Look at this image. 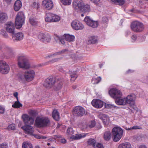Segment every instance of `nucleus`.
I'll use <instances>...</instances> for the list:
<instances>
[{
  "label": "nucleus",
  "instance_id": "1",
  "mask_svg": "<svg viewBox=\"0 0 148 148\" xmlns=\"http://www.w3.org/2000/svg\"><path fill=\"white\" fill-rule=\"evenodd\" d=\"M109 93L111 97L115 99V102L117 104L120 105H126L125 98L121 97L122 93L120 90L112 88L109 91Z\"/></svg>",
  "mask_w": 148,
  "mask_h": 148
},
{
  "label": "nucleus",
  "instance_id": "2",
  "mask_svg": "<svg viewBox=\"0 0 148 148\" xmlns=\"http://www.w3.org/2000/svg\"><path fill=\"white\" fill-rule=\"evenodd\" d=\"M18 67L23 69H27L30 67V64L27 57L25 55L19 56L18 58Z\"/></svg>",
  "mask_w": 148,
  "mask_h": 148
},
{
  "label": "nucleus",
  "instance_id": "3",
  "mask_svg": "<svg viewBox=\"0 0 148 148\" xmlns=\"http://www.w3.org/2000/svg\"><path fill=\"white\" fill-rule=\"evenodd\" d=\"M112 138L114 141L117 142L121 138L123 134V131L120 127H116L112 130Z\"/></svg>",
  "mask_w": 148,
  "mask_h": 148
},
{
  "label": "nucleus",
  "instance_id": "4",
  "mask_svg": "<svg viewBox=\"0 0 148 148\" xmlns=\"http://www.w3.org/2000/svg\"><path fill=\"white\" fill-rule=\"evenodd\" d=\"M50 124V120L47 117H37L35 120V124L39 127L47 126Z\"/></svg>",
  "mask_w": 148,
  "mask_h": 148
},
{
  "label": "nucleus",
  "instance_id": "5",
  "mask_svg": "<svg viewBox=\"0 0 148 148\" xmlns=\"http://www.w3.org/2000/svg\"><path fill=\"white\" fill-rule=\"evenodd\" d=\"M24 21L25 16L23 12H18L16 17L15 24L16 28L18 29L21 28L24 23Z\"/></svg>",
  "mask_w": 148,
  "mask_h": 148
},
{
  "label": "nucleus",
  "instance_id": "6",
  "mask_svg": "<svg viewBox=\"0 0 148 148\" xmlns=\"http://www.w3.org/2000/svg\"><path fill=\"white\" fill-rule=\"evenodd\" d=\"M35 75V72L32 70H28L25 71L24 74L21 75L20 78L22 80H25L27 82H31L34 79Z\"/></svg>",
  "mask_w": 148,
  "mask_h": 148
},
{
  "label": "nucleus",
  "instance_id": "7",
  "mask_svg": "<svg viewBox=\"0 0 148 148\" xmlns=\"http://www.w3.org/2000/svg\"><path fill=\"white\" fill-rule=\"evenodd\" d=\"M131 28L134 32H140L143 31L144 29V26L141 22L135 21L131 24Z\"/></svg>",
  "mask_w": 148,
  "mask_h": 148
},
{
  "label": "nucleus",
  "instance_id": "8",
  "mask_svg": "<svg viewBox=\"0 0 148 148\" xmlns=\"http://www.w3.org/2000/svg\"><path fill=\"white\" fill-rule=\"evenodd\" d=\"M73 111V115L75 116L81 117L86 114V112L85 109L80 106L75 107Z\"/></svg>",
  "mask_w": 148,
  "mask_h": 148
},
{
  "label": "nucleus",
  "instance_id": "9",
  "mask_svg": "<svg viewBox=\"0 0 148 148\" xmlns=\"http://www.w3.org/2000/svg\"><path fill=\"white\" fill-rule=\"evenodd\" d=\"M10 68L8 64L4 61H0V72L4 74H7Z\"/></svg>",
  "mask_w": 148,
  "mask_h": 148
},
{
  "label": "nucleus",
  "instance_id": "10",
  "mask_svg": "<svg viewBox=\"0 0 148 148\" xmlns=\"http://www.w3.org/2000/svg\"><path fill=\"white\" fill-rule=\"evenodd\" d=\"M55 82L54 78L53 77H49L45 80L43 85L46 88L49 89L53 86Z\"/></svg>",
  "mask_w": 148,
  "mask_h": 148
},
{
  "label": "nucleus",
  "instance_id": "11",
  "mask_svg": "<svg viewBox=\"0 0 148 148\" xmlns=\"http://www.w3.org/2000/svg\"><path fill=\"white\" fill-rule=\"evenodd\" d=\"M84 21L87 25L93 28H97L98 25V23L97 21H94L88 16L85 17Z\"/></svg>",
  "mask_w": 148,
  "mask_h": 148
},
{
  "label": "nucleus",
  "instance_id": "12",
  "mask_svg": "<svg viewBox=\"0 0 148 148\" xmlns=\"http://www.w3.org/2000/svg\"><path fill=\"white\" fill-rule=\"evenodd\" d=\"M23 122L25 125H31L33 124L34 119L26 114H24L22 116Z\"/></svg>",
  "mask_w": 148,
  "mask_h": 148
},
{
  "label": "nucleus",
  "instance_id": "13",
  "mask_svg": "<svg viewBox=\"0 0 148 148\" xmlns=\"http://www.w3.org/2000/svg\"><path fill=\"white\" fill-rule=\"evenodd\" d=\"M84 2L82 0H75L73 2V8L78 11H81L84 6Z\"/></svg>",
  "mask_w": 148,
  "mask_h": 148
},
{
  "label": "nucleus",
  "instance_id": "14",
  "mask_svg": "<svg viewBox=\"0 0 148 148\" xmlns=\"http://www.w3.org/2000/svg\"><path fill=\"white\" fill-rule=\"evenodd\" d=\"M38 38L41 41L45 43L49 42L51 40L50 36L48 34L40 33Z\"/></svg>",
  "mask_w": 148,
  "mask_h": 148
},
{
  "label": "nucleus",
  "instance_id": "15",
  "mask_svg": "<svg viewBox=\"0 0 148 148\" xmlns=\"http://www.w3.org/2000/svg\"><path fill=\"white\" fill-rule=\"evenodd\" d=\"M5 29L8 32L12 35L14 33L15 27L13 23L11 22H7L5 25Z\"/></svg>",
  "mask_w": 148,
  "mask_h": 148
},
{
  "label": "nucleus",
  "instance_id": "16",
  "mask_svg": "<svg viewBox=\"0 0 148 148\" xmlns=\"http://www.w3.org/2000/svg\"><path fill=\"white\" fill-rule=\"evenodd\" d=\"M72 27L76 30L82 29L84 27L83 24L77 20L73 21L71 23Z\"/></svg>",
  "mask_w": 148,
  "mask_h": 148
},
{
  "label": "nucleus",
  "instance_id": "17",
  "mask_svg": "<svg viewBox=\"0 0 148 148\" xmlns=\"http://www.w3.org/2000/svg\"><path fill=\"white\" fill-rule=\"evenodd\" d=\"M26 134L31 135L34 132L33 127L30 125H25L21 127Z\"/></svg>",
  "mask_w": 148,
  "mask_h": 148
},
{
  "label": "nucleus",
  "instance_id": "18",
  "mask_svg": "<svg viewBox=\"0 0 148 148\" xmlns=\"http://www.w3.org/2000/svg\"><path fill=\"white\" fill-rule=\"evenodd\" d=\"M125 98L126 104H133L135 100L136 97L134 94H132L128 95Z\"/></svg>",
  "mask_w": 148,
  "mask_h": 148
},
{
  "label": "nucleus",
  "instance_id": "19",
  "mask_svg": "<svg viewBox=\"0 0 148 148\" xmlns=\"http://www.w3.org/2000/svg\"><path fill=\"white\" fill-rule=\"evenodd\" d=\"M92 105L96 108H101L103 105V101L99 99H94L92 101Z\"/></svg>",
  "mask_w": 148,
  "mask_h": 148
},
{
  "label": "nucleus",
  "instance_id": "20",
  "mask_svg": "<svg viewBox=\"0 0 148 148\" xmlns=\"http://www.w3.org/2000/svg\"><path fill=\"white\" fill-rule=\"evenodd\" d=\"M99 118L102 120V122L105 126L108 125L109 123V117L105 114H101L99 115Z\"/></svg>",
  "mask_w": 148,
  "mask_h": 148
},
{
  "label": "nucleus",
  "instance_id": "21",
  "mask_svg": "<svg viewBox=\"0 0 148 148\" xmlns=\"http://www.w3.org/2000/svg\"><path fill=\"white\" fill-rule=\"evenodd\" d=\"M42 5L48 10L51 9L53 7V2L51 0H44L42 1Z\"/></svg>",
  "mask_w": 148,
  "mask_h": 148
},
{
  "label": "nucleus",
  "instance_id": "22",
  "mask_svg": "<svg viewBox=\"0 0 148 148\" xmlns=\"http://www.w3.org/2000/svg\"><path fill=\"white\" fill-rule=\"evenodd\" d=\"M23 37V34L21 32H19L15 35L12 34V39L14 41H18L22 40Z\"/></svg>",
  "mask_w": 148,
  "mask_h": 148
},
{
  "label": "nucleus",
  "instance_id": "23",
  "mask_svg": "<svg viewBox=\"0 0 148 148\" xmlns=\"http://www.w3.org/2000/svg\"><path fill=\"white\" fill-rule=\"evenodd\" d=\"M22 6L21 1L19 0H16L14 3V9L16 11H18L21 8Z\"/></svg>",
  "mask_w": 148,
  "mask_h": 148
},
{
  "label": "nucleus",
  "instance_id": "24",
  "mask_svg": "<svg viewBox=\"0 0 148 148\" xmlns=\"http://www.w3.org/2000/svg\"><path fill=\"white\" fill-rule=\"evenodd\" d=\"M4 50L6 52L7 55L10 57H11L13 55V53L12 49L7 46H4L3 47Z\"/></svg>",
  "mask_w": 148,
  "mask_h": 148
},
{
  "label": "nucleus",
  "instance_id": "25",
  "mask_svg": "<svg viewBox=\"0 0 148 148\" xmlns=\"http://www.w3.org/2000/svg\"><path fill=\"white\" fill-rule=\"evenodd\" d=\"M63 38H65V40L69 42H72L74 40L75 37L74 36L69 34H65L62 36Z\"/></svg>",
  "mask_w": 148,
  "mask_h": 148
},
{
  "label": "nucleus",
  "instance_id": "26",
  "mask_svg": "<svg viewBox=\"0 0 148 148\" xmlns=\"http://www.w3.org/2000/svg\"><path fill=\"white\" fill-rule=\"evenodd\" d=\"M86 135V134H76L75 136H72L70 138L73 140H78L85 137Z\"/></svg>",
  "mask_w": 148,
  "mask_h": 148
},
{
  "label": "nucleus",
  "instance_id": "27",
  "mask_svg": "<svg viewBox=\"0 0 148 148\" xmlns=\"http://www.w3.org/2000/svg\"><path fill=\"white\" fill-rule=\"evenodd\" d=\"M53 14L50 12L47 13L46 14L45 18V21L48 22H52V16Z\"/></svg>",
  "mask_w": 148,
  "mask_h": 148
},
{
  "label": "nucleus",
  "instance_id": "28",
  "mask_svg": "<svg viewBox=\"0 0 148 148\" xmlns=\"http://www.w3.org/2000/svg\"><path fill=\"white\" fill-rule=\"evenodd\" d=\"M81 12H89L90 11V7L89 5L88 4H84V6L82 7Z\"/></svg>",
  "mask_w": 148,
  "mask_h": 148
},
{
  "label": "nucleus",
  "instance_id": "29",
  "mask_svg": "<svg viewBox=\"0 0 148 148\" xmlns=\"http://www.w3.org/2000/svg\"><path fill=\"white\" fill-rule=\"evenodd\" d=\"M111 134L110 131L106 132L104 134V138L105 140L108 141L110 140L111 138Z\"/></svg>",
  "mask_w": 148,
  "mask_h": 148
},
{
  "label": "nucleus",
  "instance_id": "30",
  "mask_svg": "<svg viewBox=\"0 0 148 148\" xmlns=\"http://www.w3.org/2000/svg\"><path fill=\"white\" fill-rule=\"evenodd\" d=\"M97 38L95 36H91L89 37L88 41V44H94L97 42Z\"/></svg>",
  "mask_w": 148,
  "mask_h": 148
},
{
  "label": "nucleus",
  "instance_id": "31",
  "mask_svg": "<svg viewBox=\"0 0 148 148\" xmlns=\"http://www.w3.org/2000/svg\"><path fill=\"white\" fill-rule=\"evenodd\" d=\"M118 148H131V146L130 143L125 142L120 144Z\"/></svg>",
  "mask_w": 148,
  "mask_h": 148
},
{
  "label": "nucleus",
  "instance_id": "32",
  "mask_svg": "<svg viewBox=\"0 0 148 148\" xmlns=\"http://www.w3.org/2000/svg\"><path fill=\"white\" fill-rule=\"evenodd\" d=\"M52 117L56 121H58L59 119V115L58 111L56 110H54L52 112Z\"/></svg>",
  "mask_w": 148,
  "mask_h": 148
},
{
  "label": "nucleus",
  "instance_id": "33",
  "mask_svg": "<svg viewBox=\"0 0 148 148\" xmlns=\"http://www.w3.org/2000/svg\"><path fill=\"white\" fill-rule=\"evenodd\" d=\"M69 73L71 77V81L74 82L78 77L76 74V72L69 71Z\"/></svg>",
  "mask_w": 148,
  "mask_h": 148
},
{
  "label": "nucleus",
  "instance_id": "34",
  "mask_svg": "<svg viewBox=\"0 0 148 148\" xmlns=\"http://www.w3.org/2000/svg\"><path fill=\"white\" fill-rule=\"evenodd\" d=\"M29 21L31 24L33 25H36L38 23L37 19L34 17H31L29 19Z\"/></svg>",
  "mask_w": 148,
  "mask_h": 148
},
{
  "label": "nucleus",
  "instance_id": "35",
  "mask_svg": "<svg viewBox=\"0 0 148 148\" xmlns=\"http://www.w3.org/2000/svg\"><path fill=\"white\" fill-rule=\"evenodd\" d=\"M22 104L18 100L15 102L12 105V106L14 108H18L21 107H22Z\"/></svg>",
  "mask_w": 148,
  "mask_h": 148
},
{
  "label": "nucleus",
  "instance_id": "36",
  "mask_svg": "<svg viewBox=\"0 0 148 148\" xmlns=\"http://www.w3.org/2000/svg\"><path fill=\"white\" fill-rule=\"evenodd\" d=\"M7 18V14L5 13H0V22H3Z\"/></svg>",
  "mask_w": 148,
  "mask_h": 148
},
{
  "label": "nucleus",
  "instance_id": "37",
  "mask_svg": "<svg viewBox=\"0 0 148 148\" xmlns=\"http://www.w3.org/2000/svg\"><path fill=\"white\" fill-rule=\"evenodd\" d=\"M114 3H116L119 5H122L125 3L124 0H111Z\"/></svg>",
  "mask_w": 148,
  "mask_h": 148
},
{
  "label": "nucleus",
  "instance_id": "38",
  "mask_svg": "<svg viewBox=\"0 0 148 148\" xmlns=\"http://www.w3.org/2000/svg\"><path fill=\"white\" fill-rule=\"evenodd\" d=\"M87 143L88 145H92L93 147H94L95 145V144L96 143V141L94 139L90 138L88 140Z\"/></svg>",
  "mask_w": 148,
  "mask_h": 148
},
{
  "label": "nucleus",
  "instance_id": "39",
  "mask_svg": "<svg viewBox=\"0 0 148 148\" xmlns=\"http://www.w3.org/2000/svg\"><path fill=\"white\" fill-rule=\"evenodd\" d=\"M23 148H32L33 147L31 143L27 142L24 143L22 145Z\"/></svg>",
  "mask_w": 148,
  "mask_h": 148
},
{
  "label": "nucleus",
  "instance_id": "40",
  "mask_svg": "<svg viewBox=\"0 0 148 148\" xmlns=\"http://www.w3.org/2000/svg\"><path fill=\"white\" fill-rule=\"evenodd\" d=\"M60 20V17L56 15L53 14L52 22H56L59 21Z\"/></svg>",
  "mask_w": 148,
  "mask_h": 148
},
{
  "label": "nucleus",
  "instance_id": "41",
  "mask_svg": "<svg viewBox=\"0 0 148 148\" xmlns=\"http://www.w3.org/2000/svg\"><path fill=\"white\" fill-rule=\"evenodd\" d=\"M60 1L64 5H69L71 2V0H60Z\"/></svg>",
  "mask_w": 148,
  "mask_h": 148
},
{
  "label": "nucleus",
  "instance_id": "42",
  "mask_svg": "<svg viewBox=\"0 0 148 148\" xmlns=\"http://www.w3.org/2000/svg\"><path fill=\"white\" fill-rule=\"evenodd\" d=\"M62 83L61 82L58 83L56 86L54 87V89L56 90H58L61 89L62 88Z\"/></svg>",
  "mask_w": 148,
  "mask_h": 148
},
{
  "label": "nucleus",
  "instance_id": "43",
  "mask_svg": "<svg viewBox=\"0 0 148 148\" xmlns=\"http://www.w3.org/2000/svg\"><path fill=\"white\" fill-rule=\"evenodd\" d=\"M74 133V131L73 128L71 127H69L67 129L66 131V134L68 135H72Z\"/></svg>",
  "mask_w": 148,
  "mask_h": 148
},
{
  "label": "nucleus",
  "instance_id": "44",
  "mask_svg": "<svg viewBox=\"0 0 148 148\" xmlns=\"http://www.w3.org/2000/svg\"><path fill=\"white\" fill-rule=\"evenodd\" d=\"M101 78L100 77H99L97 78H94L93 79L92 82L93 84H95L98 83L101 80Z\"/></svg>",
  "mask_w": 148,
  "mask_h": 148
},
{
  "label": "nucleus",
  "instance_id": "45",
  "mask_svg": "<svg viewBox=\"0 0 148 148\" xmlns=\"http://www.w3.org/2000/svg\"><path fill=\"white\" fill-rule=\"evenodd\" d=\"M62 137L60 135H56L54 136V137H51L49 139V140L51 142H56V138H60Z\"/></svg>",
  "mask_w": 148,
  "mask_h": 148
},
{
  "label": "nucleus",
  "instance_id": "46",
  "mask_svg": "<svg viewBox=\"0 0 148 148\" xmlns=\"http://www.w3.org/2000/svg\"><path fill=\"white\" fill-rule=\"evenodd\" d=\"M95 121H91L88 123L87 125V127L90 128H93L95 126Z\"/></svg>",
  "mask_w": 148,
  "mask_h": 148
},
{
  "label": "nucleus",
  "instance_id": "47",
  "mask_svg": "<svg viewBox=\"0 0 148 148\" xmlns=\"http://www.w3.org/2000/svg\"><path fill=\"white\" fill-rule=\"evenodd\" d=\"M8 130H14L16 129V126L14 124H12L8 126Z\"/></svg>",
  "mask_w": 148,
  "mask_h": 148
},
{
  "label": "nucleus",
  "instance_id": "48",
  "mask_svg": "<svg viewBox=\"0 0 148 148\" xmlns=\"http://www.w3.org/2000/svg\"><path fill=\"white\" fill-rule=\"evenodd\" d=\"M29 114L33 116H36L37 113L36 111L34 110H31L29 111Z\"/></svg>",
  "mask_w": 148,
  "mask_h": 148
},
{
  "label": "nucleus",
  "instance_id": "49",
  "mask_svg": "<svg viewBox=\"0 0 148 148\" xmlns=\"http://www.w3.org/2000/svg\"><path fill=\"white\" fill-rule=\"evenodd\" d=\"M31 136H34L35 138H37V139H40V138L44 139V138H46V137H45L43 136V137H41L40 136H39V135H37L36 134H34L33 133L31 135Z\"/></svg>",
  "mask_w": 148,
  "mask_h": 148
},
{
  "label": "nucleus",
  "instance_id": "50",
  "mask_svg": "<svg viewBox=\"0 0 148 148\" xmlns=\"http://www.w3.org/2000/svg\"><path fill=\"white\" fill-rule=\"evenodd\" d=\"M105 107L106 108H110L115 107L116 106L113 104H108L106 103L105 104Z\"/></svg>",
  "mask_w": 148,
  "mask_h": 148
},
{
  "label": "nucleus",
  "instance_id": "51",
  "mask_svg": "<svg viewBox=\"0 0 148 148\" xmlns=\"http://www.w3.org/2000/svg\"><path fill=\"white\" fill-rule=\"evenodd\" d=\"M68 50L67 49H64L61 51H59V52H57V55H60L62 54H63L65 52L67 51Z\"/></svg>",
  "mask_w": 148,
  "mask_h": 148
},
{
  "label": "nucleus",
  "instance_id": "52",
  "mask_svg": "<svg viewBox=\"0 0 148 148\" xmlns=\"http://www.w3.org/2000/svg\"><path fill=\"white\" fill-rule=\"evenodd\" d=\"M94 147L95 148H104L103 145L100 143H97L95 145Z\"/></svg>",
  "mask_w": 148,
  "mask_h": 148
},
{
  "label": "nucleus",
  "instance_id": "53",
  "mask_svg": "<svg viewBox=\"0 0 148 148\" xmlns=\"http://www.w3.org/2000/svg\"><path fill=\"white\" fill-rule=\"evenodd\" d=\"M59 40L60 42L61 43V44L63 45H64L65 44L64 40H65V38H63L62 36L59 38Z\"/></svg>",
  "mask_w": 148,
  "mask_h": 148
},
{
  "label": "nucleus",
  "instance_id": "54",
  "mask_svg": "<svg viewBox=\"0 0 148 148\" xmlns=\"http://www.w3.org/2000/svg\"><path fill=\"white\" fill-rule=\"evenodd\" d=\"M131 38L133 40V42L135 41L137 38V36L136 35H133L132 36ZM140 38H141L140 37H139L137 38L138 39H139Z\"/></svg>",
  "mask_w": 148,
  "mask_h": 148
},
{
  "label": "nucleus",
  "instance_id": "55",
  "mask_svg": "<svg viewBox=\"0 0 148 148\" xmlns=\"http://www.w3.org/2000/svg\"><path fill=\"white\" fill-rule=\"evenodd\" d=\"M60 58H55L54 59L52 60L47 62V63H49V62L53 63L55 62H57L59 60H60Z\"/></svg>",
  "mask_w": 148,
  "mask_h": 148
},
{
  "label": "nucleus",
  "instance_id": "56",
  "mask_svg": "<svg viewBox=\"0 0 148 148\" xmlns=\"http://www.w3.org/2000/svg\"><path fill=\"white\" fill-rule=\"evenodd\" d=\"M0 148H8V146L6 144L2 143L0 144Z\"/></svg>",
  "mask_w": 148,
  "mask_h": 148
},
{
  "label": "nucleus",
  "instance_id": "57",
  "mask_svg": "<svg viewBox=\"0 0 148 148\" xmlns=\"http://www.w3.org/2000/svg\"><path fill=\"white\" fill-rule=\"evenodd\" d=\"M102 21L103 23H105L108 21V19L106 17H103L102 18Z\"/></svg>",
  "mask_w": 148,
  "mask_h": 148
},
{
  "label": "nucleus",
  "instance_id": "58",
  "mask_svg": "<svg viewBox=\"0 0 148 148\" xmlns=\"http://www.w3.org/2000/svg\"><path fill=\"white\" fill-rule=\"evenodd\" d=\"M141 128V127H140L137 125L134 126L132 127V130L140 129Z\"/></svg>",
  "mask_w": 148,
  "mask_h": 148
},
{
  "label": "nucleus",
  "instance_id": "59",
  "mask_svg": "<svg viewBox=\"0 0 148 148\" xmlns=\"http://www.w3.org/2000/svg\"><path fill=\"white\" fill-rule=\"evenodd\" d=\"M4 108L1 106L0 105V114H3L4 112Z\"/></svg>",
  "mask_w": 148,
  "mask_h": 148
},
{
  "label": "nucleus",
  "instance_id": "60",
  "mask_svg": "<svg viewBox=\"0 0 148 148\" xmlns=\"http://www.w3.org/2000/svg\"><path fill=\"white\" fill-rule=\"evenodd\" d=\"M32 6L33 7L36 8L37 9H38V4H37L36 2L33 3Z\"/></svg>",
  "mask_w": 148,
  "mask_h": 148
},
{
  "label": "nucleus",
  "instance_id": "61",
  "mask_svg": "<svg viewBox=\"0 0 148 148\" xmlns=\"http://www.w3.org/2000/svg\"><path fill=\"white\" fill-rule=\"evenodd\" d=\"M57 55V53H56V52L54 53L51 54H50V55H49L48 56V57L49 58L52 57H54Z\"/></svg>",
  "mask_w": 148,
  "mask_h": 148
},
{
  "label": "nucleus",
  "instance_id": "62",
  "mask_svg": "<svg viewBox=\"0 0 148 148\" xmlns=\"http://www.w3.org/2000/svg\"><path fill=\"white\" fill-rule=\"evenodd\" d=\"M90 1L95 4H97L99 2L100 0H90Z\"/></svg>",
  "mask_w": 148,
  "mask_h": 148
},
{
  "label": "nucleus",
  "instance_id": "63",
  "mask_svg": "<svg viewBox=\"0 0 148 148\" xmlns=\"http://www.w3.org/2000/svg\"><path fill=\"white\" fill-rule=\"evenodd\" d=\"M66 140L64 138L61 139L60 140V142L62 143H66Z\"/></svg>",
  "mask_w": 148,
  "mask_h": 148
},
{
  "label": "nucleus",
  "instance_id": "64",
  "mask_svg": "<svg viewBox=\"0 0 148 148\" xmlns=\"http://www.w3.org/2000/svg\"><path fill=\"white\" fill-rule=\"evenodd\" d=\"M14 96L16 97L17 100H18V93L17 92H16L13 94Z\"/></svg>",
  "mask_w": 148,
  "mask_h": 148
}]
</instances>
